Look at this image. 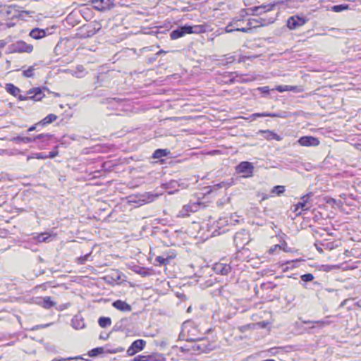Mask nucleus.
<instances>
[{"instance_id":"f257e3e1","label":"nucleus","mask_w":361,"mask_h":361,"mask_svg":"<svg viewBox=\"0 0 361 361\" xmlns=\"http://www.w3.org/2000/svg\"><path fill=\"white\" fill-rule=\"evenodd\" d=\"M240 20L233 22L232 24L228 25L226 27V31L228 32H232L233 30L240 31L243 32H248L252 28H255L261 26L269 25L274 22V18L267 20L264 18L259 19H250L247 23V27H238V25L235 27L233 24H237Z\"/></svg>"},{"instance_id":"f03ea898","label":"nucleus","mask_w":361,"mask_h":361,"mask_svg":"<svg viewBox=\"0 0 361 361\" xmlns=\"http://www.w3.org/2000/svg\"><path fill=\"white\" fill-rule=\"evenodd\" d=\"M44 97V94L40 87L32 88L27 92V96L19 94L18 98L20 101L32 99L39 101Z\"/></svg>"},{"instance_id":"7ed1b4c3","label":"nucleus","mask_w":361,"mask_h":361,"mask_svg":"<svg viewBox=\"0 0 361 361\" xmlns=\"http://www.w3.org/2000/svg\"><path fill=\"white\" fill-rule=\"evenodd\" d=\"M250 241V234L245 230H241L234 235V243L237 248H243Z\"/></svg>"},{"instance_id":"20e7f679","label":"nucleus","mask_w":361,"mask_h":361,"mask_svg":"<svg viewBox=\"0 0 361 361\" xmlns=\"http://www.w3.org/2000/svg\"><path fill=\"white\" fill-rule=\"evenodd\" d=\"M307 21V19L303 16H293L287 20V26L290 30H295L303 25Z\"/></svg>"},{"instance_id":"39448f33","label":"nucleus","mask_w":361,"mask_h":361,"mask_svg":"<svg viewBox=\"0 0 361 361\" xmlns=\"http://www.w3.org/2000/svg\"><path fill=\"white\" fill-rule=\"evenodd\" d=\"M11 51L18 53H31L33 50V46L24 41H18L11 45Z\"/></svg>"},{"instance_id":"423d86ee","label":"nucleus","mask_w":361,"mask_h":361,"mask_svg":"<svg viewBox=\"0 0 361 361\" xmlns=\"http://www.w3.org/2000/svg\"><path fill=\"white\" fill-rule=\"evenodd\" d=\"M254 171V166L249 161H242L236 166V171L240 173H246V177L251 176Z\"/></svg>"},{"instance_id":"0eeeda50","label":"nucleus","mask_w":361,"mask_h":361,"mask_svg":"<svg viewBox=\"0 0 361 361\" xmlns=\"http://www.w3.org/2000/svg\"><path fill=\"white\" fill-rule=\"evenodd\" d=\"M312 196V193L310 192L301 197L300 201L295 205V211L298 209L305 211L309 210L312 205L310 201Z\"/></svg>"},{"instance_id":"6e6552de","label":"nucleus","mask_w":361,"mask_h":361,"mask_svg":"<svg viewBox=\"0 0 361 361\" xmlns=\"http://www.w3.org/2000/svg\"><path fill=\"white\" fill-rule=\"evenodd\" d=\"M275 4H262L259 6H255L253 8H250L249 10L251 11L250 14L253 16L261 15L267 11H272L275 7Z\"/></svg>"},{"instance_id":"1a4fd4ad","label":"nucleus","mask_w":361,"mask_h":361,"mask_svg":"<svg viewBox=\"0 0 361 361\" xmlns=\"http://www.w3.org/2000/svg\"><path fill=\"white\" fill-rule=\"evenodd\" d=\"M181 27L183 30L184 35L192 34V33L200 34V33H203L206 31L205 26L203 25H195L193 26L185 25Z\"/></svg>"},{"instance_id":"9d476101","label":"nucleus","mask_w":361,"mask_h":361,"mask_svg":"<svg viewBox=\"0 0 361 361\" xmlns=\"http://www.w3.org/2000/svg\"><path fill=\"white\" fill-rule=\"evenodd\" d=\"M298 142L301 146L305 147H315L319 144V140L313 136H302Z\"/></svg>"},{"instance_id":"9b49d317","label":"nucleus","mask_w":361,"mask_h":361,"mask_svg":"<svg viewBox=\"0 0 361 361\" xmlns=\"http://www.w3.org/2000/svg\"><path fill=\"white\" fill-rule=\"evenodd\" d=\"M112 305L121 312H130L132 311V307L126 301L117 300L112 303Z\"/></svg>"},{"instance_id":"f8f14e48","label":"nucleus","mask_w":361,"mask_h":361,"mask_svg":"<svg viewBox=\"0 0 361 361\" xmlns=\"http://www.w3.org/2000/svg\"><path fill=\"white\" fill-rule=\"evenodd\" d=\"M213 269L216 274L226 275L231 271V267L230 265L226 264L216 263L214 265Z\"/></svg>"},{"instance_id":"ddd939ff","label":"nucleus","mask_w":361,"mask_h":361,"mask_svg":"<svg viewBox=\"0 0 361 361\" xmlns=\"http://www.w3.org/2000/svg\"><path fill=\"white\" fill-rule=\"evenodd\" d=\"M197 205L195 204H186L179 212L178 216L186 217L190 216V212H194L197 210Z\"/></svg>"},{"instance_id":"4468645a","label":"nucleus","mask_w":361,"mask_h":361,"mask_svg":"<svg viewBox=\"0 0 361 361\" xmlns=\"http://www.w3.org/2000/svg\"><path fill=\"white\" fill-rule=\"evenodd\" d=\"M29 35L35 39H40L47 35V32L44 29L34 28L31 30Z\"/></svg>"},{"instance_id":"2eb2a0df","label":"nucleus","mask_w":361,"mask_h":361,"mask_svg":"<svg viewBox=\"0 0 361 361\" xmlns=\"http://www.w3.org/2000/svg\"><path fill=\"white\" fill-rule=\"evenodd\" d=\"M260 133L264 135V137L267 140H276L277 141H280L282 140V137L275 133L274 131L267 130H261Z\"/></svg>"},{"instance_id":"dca6fc26","label":"nucleus","mask_w":361,"mask_h":361,"mask_svg":"<svg viewBox=\"0 0 361 361\" xmlns=\"http://www.w3.org/2000/svg\"><path fill=\"white\" fill-rule=\"evenodd\" d=\"M109 0H92L93 6L98 11L105 10L109 6Z\"/></svg>"},{"instance_id":"f3484780","label":"nucleus","mask_w":361,"mask_h":361,"mask_svg":"<svg viewBox=\"0 0 361 361\" xmlns=\"http://www.w3.org/2000/svg\"><path fill=\"white\" fill-rule=\"evenodd\" d=\"M72 326L75 329H82L85 327V324L82 318L75 316L72 320Z\"/></svg>"},{"instance_id":"a211bd4d","label":"nucleus","mask_w":361,"mask_h":361,"mask_svg":"<svg viewBox=\"0 0 361 361\" xmlns=\"http://www.w3.org/2000/svg\"><path fill=\"white\" fill-rule=\"evenodd\" d=\"M6 90L10 93L11 94L16 97L18 95L19 92H20V89L15 86L14 85L11 83H8L6 85Z\"/></svg>"},{"instance_id":"6ab92c4d","label":"nucleus","mask_w":361,"mask_h":361,"mask_svg":"<svg viewBox=\"0 0 361 361\" xmlns=\"http://www.w3.org/2000/svg\"><path fill=\"white\" fill-rule=\"evenodd\" d=\"M184 35H184V32H183V30L181 26L178 27L177 29L173 30L170 34V37H171V39H176L180 37H182Z\"/></svg>"},{"instance_id":"aec40b11","label":"nucleus","mask_w":361,"mask_h":361,"mask_svg":"<svg viewBox=\"0 0 361 361\" xmlns=\"http://www.w3.org/2000/svg\"><path fill=\"white\" fill-rule=\"evenodd\" d=\"M41 305L44 308L50 309L51 307L56 305V302L52 301L50 297H45L42 299Z\"/></svg>"},{"instance_id":"412c9836","label":"nucleus","mask_w":361,"mask_h":361,"mask_svg":"<svg viewBox=\"0 0 361 361\" xmlns=\"http://www.w3.org/2000/svg\"><path fill=\"white\" fill-rule=\"evenodd\" d=\"M169 154V151L166 149H158L154 151L152 157L154 159H160L161 157L167 156Z\"/></svg>"},{"instance_id":"4be33fe9","label":"nucleus","mask_w":361,"mask_h":361,"mask_svg":"<svg viewBox=\"0 0 361 361\" xmlns=\"http://www.w3.org/2000/svg\"><path fill=\"white\" fill-rule=\"evenodd\" d=\"M98 324L102 328H106L111 326V319L110 317H102L99 319Z\"/></svg>"},{"instance_id":"5701e85b","label":"nucleus","mask_w":361,"mask_h":361,"mask_svg":"<svg viewBox=\"0 0 361 361\" xmlns=\"http://www.w3.org/2000/svg\"><path fill=\"white\" fill-rule=\"evenodd\" d=\"M145 341L142 339H137L135 341L131 346L135 348L137 351L142 350L145 346Z\"/></svg>"},{"instance_id":"b1692460","label":"nucleus","mask_w":361,"mask_h":361,"mask_svg":"<svg viewBox=\"0 0 361 361\" xmlns=\"http://www.w3.org/2000/svg\"><path fill=\"white\" fill-rule=\"evenodd\" d=\"M57 118V116L55 114H49L47 116H46L44 119H42L39 124H42V126H44L47 124L51 123L54 121H56Z\"/></svg>"},{"instance_id":"393cba45","label":"nucleus","mask_w":361,"mask_h":361,"mask_svg":"<svg viewBox=\"0 0 361 361\" xmlns=\"http://www.w3.org/2000/svg\"><path fill=\"white\" fill-rule=\"evenodd\" d=\"M11 141L16 142V143H20V142L30 143V142H32V138L30 137L17 136V137H13L11 139Z\"/></svg>"},{"instance_id":"a878e982","label":"nucleus","mask_w":361,"mask_h":361,"mask_svg":"<svg viewBox=\"0 0 361 361\" xmlns=\"http://www.w3.org/2000/svg\"><path fill=\"white\" fill-rule=\"evenodd\" d=\"M133 361H155V357L152 355H137L134 357Z\"/></svg>"},{"instance_id":"bb28decb","label":"nucleus","mask_w":361,"mask_h":361,"mask_svg":"<svg viewBox=\"0 0 361 361\" xmlns=\"http://www.w3.org/2000/svg\"><path fill=\"white\" fill-rule=\"evenodd\" d=\"M104 353V348L102 347L95 348L88 353L90 357H96Z\"/></svg>"},{"instance_id":"cd10ccee","label":"nucleus","mask_w":361,"mask_h":361,"mask_svg":"<svg viewBox=\"0 0 361 361\" xmlns=\"http://www.w3.org/2000/svg\"><path fill=\"white\" fill-rule=\"evenodd\" d=\"M348 8V5L346 4H339L334 5L331 7V10L336 13L341 12L344 10H347Z\"/></svg>"},{"instance_id":"c85d7f7f","label":"nucleus","mask_w":361,"mask_h":361,"mask_svg":"<svg viewBox=\"0 0 361 361\" xmlns=\"http://www.w3.org/2000/svg\"><path fill=\"white\" fill-rule=\"evenodd\" d=\"M51 237V235L47 233H40L39 235H37V236L36 237V240L38 241V242H47V240Z\"/></svg>"},{"instance_id":"c756f323","label":"nucleus","mask_w":361,"mask_h":361,"mask_svg":"<svg viewBox=\"0 0 361 361\" xmlns=\"http://www.w3.org/2000/svg\"><path fill=\"white\" fill-rule=\"evenodd\" d=\"M51 137L52 135L49 134H39L32 138V142L37 140H42V141L49 140Z\"/></svg>"},{"instance_id":"7c9ffc66","label":"nucleus","mask_w":361,"mask_h":361,"mask_svg":"<svg viewBox=\"0 0 361 361\" xmlns=\"http://www.w3.org/2000/svg\"><path fill=\"white\" fill-rule=\"evenodd\" d=\"M51 137L52 135L49 134H39L32 138V142L37 140H42V141L49 140Z\"/></svg>"},{"instance_id":"2f4dec72","label":"nucleus","mask_w":361,"mask_h":361,"mask_svg":"<svg viewBox=\"0 0 361 361\" xmlns=\"http://www.w3.org/2000/svg\"><path fill=\"white\" fill-rule=\"evenodd\" d=\"M271 192L277 195H281L285 192V187L283 185H276L273 188Z\"/></svg>"},{"instance_id":"473e14b6","label":"nucleus","mask_w":361,"mask_h":361,"mask_svg":"<svg viewBox=\"0 0 361 361\" xmlns=\"http://www.w3.org/2000/svg\"><path fill=\"white\" fill-rule=\"evenodd\" d=\"M253 117H276L277 115L276 114H271L268 112H263V113H257L252 115Z\"/></svg>"},{"instance_id":"72a5a7b5","label":"nucleus","mask_w":361,"mask_h":361,"mask_svg":"<svg viewBox=\"0 0 361 361\" xmlns=\"http://www.w3.org/2000/svg\"><path fill=\"white\" fill-rule=\"evenodd\" d=\"M314 279L313 274L308 273L301 276V280L304 282L312 281Z\"/></svg>"},{"instance_id":"f704fd0d","label":"nucleus","mask_w":361,"mask_h":361,"mask_svg":"<svg viewBox=\"0 0 361 361\" xmlns=\"http://www.w3.org/2000/svg\"><path fill=\"white\" fill-rule=\"evenodd\" d=\"M34 68L30 66L28 69L23 71V75L26 78H31L33 76Z\"/></svg>"},{"instance_id":"c9c22d12","label":"nucleus","mask_w":361,"mask_h":361,"mask_svg":"<svg viewBox=\"0 0 361 361\" xmlns=\"http://www.w3.org/2000/svg\"><path fill=\"white\" fill-rule=\"evenodd\" d=\"M302 323L303 324H317L318 326L319 327H322L323 326H324L326 323L325 322H323V321H314V322H312V321H310V320H304L302 321Z\"/></svg>"},{"instance_id":"e433bc0d","label":"nucleus","mask_w":361,"mask_h":361,"mask_svg":"<svg viewBox=\"0 0 361 361\" xmlns=\"http://www.w3.org/2000/svg\"><path fill=\"white\" fill-rule=\"evenodd\" d=\"M290 85H278L276 87V90L279 92H283L286 91H289L290 90Z\"/></svg>"},{"instance_id":"4c0bfd02","label":"nucleus","mask_w":361,"mask_h":361,"mask_svg":"<svg viewBox=\"0 0 361 361\" xmlns=\"http://www.w3.org/2000/svg\"><path fill=\"white\" fill-rule=\"evenodd\" d=\"M90 256V254H86L84 256H82L78 259V262L80 264H85V262L87 260V258Z\"/></svg>"},{"instance_id":"58836bf2","label":"nucleus","mask_w":361,"mask_h":361,"mask_svg":"<svg viewBox=\"0 0 361 361\" xmlns=\"http://www.w3.org/2000/svg\"><path fill=\"white\" fill-rule=\"evenodd\" d=\"M258 90L262 93L268 94L269 92V87L268 86L259 87Z\"/></svg>"},{"instance_id":"ea45409f","label":"nucleus","mask_w":361,"mask_h":361,"mask_svg":"<svg viewBox=\"0 0 361 361\" xmlns=\"http://www.w3.org/2000/svg\"><path fill=\"white\" fill-rule=\"evenodd\" d=\"M137 351L133 348L131 345L129 347V348L127 350V353L129 355H133L134 354H135Z\"/></svg>"},{"instance_id":"a19ab883","label":"nucleus","mask_w":361,"mask_h":361,"mask_svg":"<svg viewBox=\"0 0 361 361\" xmlns=\"http://www.w3.org/2000/svg\"><path fill=\"white\" fill-rule=\"evenodd\" d=\"M35 158L38 159H45L48 157L47 155H44L43 153H36L34 156Z\"/></svg>"},{"instance_id":"79ce46f5","label":"nucleus","mask_w":361,"mask_h":361,"mask_svg":"<svg viewBox=\"0 0 361 361\" xmlns=\"http://www.w3.org/2000/svg\"><path fill=\"white\" fill-rule=\"evenodd\" d=\"M156 260L159 262L160 264H164L166 259L164 258L163 257L159 256L157 257Z\"/></svg>"},{"instance_id":"37998d69","label":"nucleus","mask_w":361,"mask_h":361,"mask_svg":"<svg viewBox=\"0 0 361 361\" xmlns=\"http://www.w3.org/2000/svg\"><path fill=\"white\" fill-rule=\"evenodd\" d=\"M41 124H39V122L38 123H36L35 125L34 126H32L31 127H30L27 130V131L29 132H31V131H33L36 129L37 126H40Z\"/></svg>"},{"instance_id":"c03bdc74","label":"nucleus","mask_w":361,"mask_h":361,"mask_svg":"<svg viewBox=\"0 0 361 361\" xmlns=\"http://www.w3.org/2000/svg\"><path fill=\"white\" fill-rule=\"evenodd\" d=\"M158 195H152V194H149V202H152L153 200H155L156 197H157Z\"/></svg>"},{"instance_id":"a18cd8bd","label":"nucleus","mask_w":361,"mask_h":361,"mask_svg":"<svg viewBox=\"0 0 361 361\" xmlns=\"http://www.w3.org/2000/svg\"><path fill=\"white\" fill-rule=\"evenodd\" d=\"M326 247L330 250H332L334 247V243H329L326 245Z\"/></svg>"},{"instance_id":"49530a36","label":"nucleus","mask_w":361,"mask_h":361,"mask_svg":"<svg viewBox=\"0 0 361 361\" xmlns=\"http://www.w3.org/2000/svg\"><path fill=\"white\" fill-rule=\"evenodd\" d=\"M6 44V42L4 39L0 40V49L4 48Z\"/></svg>"},{"instance_id":"de8ad7c7","label":"nucleus","mask_w":361,"mask_h":361,"mask_svg":"<svg viewBox=\"0 0 361 361\" xmlns=\"http://www.w3.org/2000/svg\"><path fill=\"white\" fill-rule=\"evenodd\" d=\"M57 154H58L57 152H49V157L54 158L57 155Z\"/></svg>"},{"instance_id":"09e8293b","label":"nucleus","mask_w":361,"mask_h":361,"mask_svg":"<svg viewBox=\"0 0 361 361\" xmlns=\"http://www.w3.org/2000/svg\"><path fill=\"white\" fill-rule=\"evenodd\" d=\"M116 99L115 98H113V99H103L101 102L104 104L106 102H110V101H115Z\"/></svg>"},{"instance_id":"8fccbe9b","label":"nucleus","mask_w":361,"mask_h":361,"mask_svg":"<svg viewBox=\"0 0 361 361\" xmlns=\"http://www.w3.org/2000/svg\"><path fill=\"white\" fill-rule=\"evenodd\" d=\"M290 90H289V91H294V92H297V90H298V87L297 86H292V85H290Z\"/></svg>"},{"instance_id":"3c124183","label":"nucleus","mask_w":361,"mask_h":361,"mask_svg":"<svg viewBox=\"0 0 361 361\" xmlns=\"http://www.w3.org/2000/svg\"><path fill=\"white\" fill-rule=\"evenodd\" d=\"M194 348H197L198 350H204V347H202L200 345H195Z\"/></svg>"},{"instance_id":"603ef678","label":"nucleus","mask_w":361,"mask_h":361,"mask_svg":"<svg viewBox=\"0 0 361 361\" xmlns=\"http://www.w3.org/2000/svg\"><path fill=\"white\" fill-rule=\"evenodd\" d=\"M73 358H72V357H68V358H67V360H73ZM55 360H56V361H65V360H66V359H62V358H61V359Z\"/></svg>"},{"instance_id":"864d4df0","label":"nucleus","mask_w":361,"mask_h":361,"mask_svg":"<svg viewBox=\"0 0 361 361\" xmlns=\"http://www.w3.org/2000/svg\"><path fill=\"white\" fill-rule=\"evenodd\" d=\"M75 361H87L86 360H84L81 357H75Z\"/></svg>"},{"instance_id":"5fc2aeb1","label":"nucleus","mask_w":361,"mask_h":361,"mask_svg":"<svg viewBox=\"0 0 361 361\" xmlns=\"http://www.w3.org/2000/svg\"><path fill=\"white\" fill-rule=\"evenodd\" d=\"M190 331L191 330L190 329H188V334H189V336L188 338L186 339L187 341H191V334H190Z\"/></svg>"},{"instance_id":"6e6d98bb","label":"nucleus","mask_w":361,"mask_h":361,"mask_svg":"<svg viewBox=\"0 0 361 361\" xmlns=\"http://www.w3.org/2000/svg\"><path fill=\"white\" fill-rule=\"evenodd\" d=\"M316 247H317V250L320 252V253H322L323 252V250L321 247H318L316 245Z\"/></svg>"},{"instance_id":"4d7b16f0","label":"nucleus","mask_w":361,"mask_h":361,"mask_svg":"<svg viewBox=\"0 0 361 361\" xmlns=\"http://www.w3.org/2000/svg\"><path fill=\"white\" fill-rule=\"evenodd\" d=\"M224 185V183H219V184L216 185L215 186H216L218 188H221V187H223Z\"/></svg>"},{"instance_id":"13d9d810","label":"nucleus","mask_w":361,"mask_h":361,"mask_svg":"<svg viewBox=\"0 0 361 361\" xmlns=\"http://www.w3.org/2000/svg\"><path fill=\"white\" fill-rule=\"evenodd\" d=\"M107 338H108V336H104L100 335V336H99L100 339H106Z\"/></svg>"},{"instance_id":"bf43d9fd","label":"nucleus","mask_w":361,"mask_h":361,"mask_svg":"<svg viewBox=\"0 0 361 361\" xmlns=\"http://www.w3.org/2000/svg\"><path fill=\"white\" fill-rule=\"evenodd\" d=\"M166 51H164V50H160L159 51H158L157 53V55H159V54H163V53H166Z\"/></svg>"},{"instance_id":"052dcab7","label":"nucleus","mask_w":361,"mask_h":361,"mask_svg":"<svg viewBox=\"0 0 361 361\" xmlns=\"http://www.w3.org/2000/svg\"><path fill=\"white\" fill-rule=\"evenodd\" d=\"M228 59L230 60L228 62H232V61H233L235 60L233 56L229 57Z\"/></svg>"},{"instance_id":"680f3d73","label":"nucleus","mask_w":361,"mask_h":361,"mask_svg":"<svg viewBox=\"0 0 361 361\" xmlns=\"http://www.w3.org/2000/svg\"><path fill=\"white\" fill-rule=\"evenodd\" d=\"M243 13H245V15H247L248 14L247 13L245 12V10H242L241 11ZM242 16H244V14H242Z\"/></svg>"},{"instance_id":"e2e57ef3","label":"nucleus","mask_w":361,"mask_h":361,"mask_svg":"<svg viewBox=\"0 0 361 361\" xmlns=\"http://www.w3.org/2000/svg\"><path fill=\"white\" fill-rule=\"evenodd\" d=\"M6 12H7V14H10L11 13V8H9Z\"/></svg>"},{"instance_id":"0e129e2a","label":"nucleus","mask_w":361,"mask_h":361,"mask_svg":"<svg viewBox=\"0 0 361 361\" xmlns=\"http://www.w3.org/2000/svg\"><path fill=\"white\" fill-rule=\"evenodd\" d=\"M180 349H181L182 351H185L186 350V349L184 348L183 347H181Z\"/></svg>"},{"instance_id":"69168bd1","label":"nucleus","mask_w":361,"mask_h":361,"mask_svg":"<svg viewBox=\"0 0 361 361\" xmlns=\"http://www.w3.org/2000/svg\"><path fill=\"white\" fill-rule=\"evenodd\" d=\"M188 326H189V325H185V326H184V330H185V329H187Z\"/></svg>"},{"instance_id":"338daca9","label":"nucleus","mask_w":361,"mask_h":361,"mask_svg":"<svg viewBox=\"0 0 361 361\" xmlns=\"http://www.w3.org/2000/svg\"><path fill=\"white\" fill-rule=\"evenodd\" d=\"M14 24H8V27H11V26H13Z\"/></svg>"},{"instance_id":"774afa93","label":"nucleus","mask_w":361,"mask_h":361,"mask_svg":"<svg viewBox=\"0 0 361 361\" xmlns=\"http://www.w3.org/2000/svg\"><path fill=\"white\" fill-rule=\"evenodd\" d=\"M190 309H191V307H188V312H189V311H190Z\"/></svg>"}]
</instances>
